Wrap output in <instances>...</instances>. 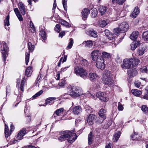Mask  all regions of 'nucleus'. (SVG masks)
Masks as SVG:
<instances>
[{
  "mask_svg": "<svg viewBox=\"0 0 148 148\" xmlns=\"http://www.w3.org/2000/svg\"><path fill=\"white\" fill-rule=\"evenodd\" d=\"M77 138V136L75 133L71 131L66 130L60 133L58 140L61 142L68 138V140L69 142L72 143L75 141Z\"/></svg>",
  "mask_w": 148,
  "mask_h": 148,
  "instance_id": "nucleus-1",
  "label": "nucleus"
},
{
  "mask_svg": "<svg viewBox=\"0 0 148 148\" xmlns=\"http://www.w3.org/2000/svg\"><path fill=\"white\" fill-rule=\"evenodd\" d=\"M68 88L71 89L72 91L70 92L69 95L73 97H79L82 95H84V94L82 93L81 88L79 87L70 85Z\"/></svg>",
  "mask_w": 148,
  "mask_h": 148,
  "instance_id": "nucleus-2",
  "label": "nucleus"
},
{
  "mask_svg": "<svg viewBox=\"0 0 148 148\" xmlns=\"http://www.w3.org/2000/svg\"><path fill=\"white\" fill-rule=\"evenodd\" d=\"M75 73L77 75H79L84 79L87 77L88 73L85 69L81 67H76L74 70Z\"/></svg>",
  "mask_w": 148,
  "mask_h": 148,
  "instance_id": "nucleus-3",
  "label": "nucleus"
},
{
  "mask_svg": "<svg viewBox=\"0 0 148 148\" xmlns=\"http://www.w3.org/2000/svg\"><path fill=\"white\" fill-rule=\"evenodd\" d=\"M26 133V130L25 128H23L20 130L18 132L17 135L16 136L17 140H14L10 142V144H14L16 142H18V140H22L23 138V136Z\"/></svg>",
  "mask_w": 148,
  "mask_h": 148,
  "instance_id": "nucleus-4",
  "label": "nucleus"
},
{
  "mask_svg": "<svg viewBox=\"0 0 148 148\" xmlns=\"http://www.w3.org/2000/svg\"><path fill=\"white\" fill-rule=\"evenodd\" d=\"M96 60V65L98 68L101 70L104 69L105 67V65L104 64V60L101 56L97 58Z\"/></svg>",
  "mask_w": 148,
  "mask_h": 148,
  "instance_id": "nucleus-5",
  "label": "nucleus"
},
{
  "mask_svg": "<svg viewBox=\"0 0 148 148\" xmlns=\"http://www.w3.org/2000/svg\"><path fill=\"white\" fill-rule=\"evenodd\" d=\"M18 7L22 14L24 16L26 14L27 17H28V13L25 9V5L21 2H20L18 4Z\"/></svg>",
  "mask_w": 148,
  "mask_h": 148,
  "instance_id": "nucleus-6",
  "label": "nucleus"
},
{
  "mask_svg": "<svg viewBox=\"0 0 148 148\" xmlns=\"http://www.w3.org/2000/svg\"><path fill=\"white\" fill-rule=\"evenodd\" d=\"M96 96L102 101H106L108 100L106 93L104 92H99L96 93Z\"/></svg>",
  "mask_w": 148,
  "mask_h": 148,
  "instance_id": "nucleus-7",
  "label": "nucleus"
},
{
  "mask_svg": "<svg viewBox=\"0 0 148 148\" xmlns=\"http://www.w3.org/2000/svg\"><path fill=\"white\" fill-rule=\"evenodd\" d=\"M123 64L121 65V67L123 69H129L132 67V65L131 63L130 59H125L123 60Z\"/></svg>",
  "mask_w": 148,
  "mask_h": 148,
  "instance_id": "nucleus-8",
  "label": "nucleus"
},
{
  "mask_svg": "<svg viewBox=\"0 0 148 148\" xmlns=\"http://www.w3.org/2000/svg\"><path fill=\"white\" fill-rule=\"evenodd\" d=\"M3 49L2 50V57L3 58V61H5V59L7 57V52L8 49L7 45L5 44V42H3Z\"/></svg>",
  "mask_w": 148,
  "mask_h": 148,
  "instance_id": "nucleus-9",
  "label": "nucleus"
},
{
  "mask_svg": "<svg viewBox=\"0 0 148 148\" xmlns=\"http://www.w3.org/2000/svg\"><path fill=\"white\" fill-rule=\"evenodd\" d=\"M101 52L100 51L97 50H94L91 53V56L92 60L94 61H95L101 55Z\"/></svg>",
  "mask_w": 148,
  "mask_h": 148,
  "instance_id": "nucleus-10",
  "label": "nucleus"
},
{
  "mask_svg": "<svg viewBox=\"0 0 148 148\" xmlns=\"http://www.w3.org/2000/svg\"><path fill=\"white\" fill-rule=\"evenodd\" d=\"M102 81L105 85L108 86L112 87L114 85V81L111 77L102 80Z\"/></svg>",
  "mask_w": 148,
  "mask_h": 148,
  "instance_id": "nucleus-11",
  "label": "nucleus"
},
{
  "mask_svg": "<svg viewBox=\"0 0 148 148\" xmlns=\"http://www.w3.org/2000/svg\"><path fill=\"white\" fill-rule=\"evenodd\" d=\"M119 27L121 29L122 33H123L127 31L129 29V26L127 23L124 22L119 25Z\"/></svg>",
  "mask_w": 148,
  "mask_h": 148,
  "instance_id": "nucleus-12",
  "label": "nucleus"
},
{
  "mask_svg": "<svg viewBox=\"0 0 148 148\" xmlns=\"http://www.w3.org/2000/svg\"><path fill=\"white\" fill-rule=\"evenodd\" d=\"M88 77L89 79L91 82H96L99 78L98 75L94 73H90Z\"/></svg>",
  "mask_w": 148,
  "mask_h": 148,
  "instance_id": "nucleus-13",
  "label": "nucleus"
},
{
  "mask_svg": "<svg viewBox=\"0 0 148 148\" xmlns=\"http://www.w3.org/2000/svg\"><path fill=\"white\" fill-rule=\"evenodd\" d=\"M96 116L93 114H89L87 119V123L89 125H91L93 124L94 121L96 119Z\"/></svg>",
  "mask_w": 148,
  "mask_h": 148,
  "instance_id": "nucleus-14",
  "label": "nucleus"
},
{
  "mask_svg": "<svg viewBox=\"0 0 148 148\" xmlns=\"http://www.w3.org/2000/svg\"><path fill=\"white\" fill-rule=\"evenodd\" d=\"M111 75L110 71L108 70H105L103 72L102 76V80L107 79L109 77H111Z\"/></svg>",
  "mask_w": 148,
  "mask_h": 148,
  "instance_id": "nucleus-15",
  "label": "nucleus"
},
{
  "mask_svg": "<svg viewBox=\"0 0 148 148\" xmlns=\"http://www.w3.org/2000/svg\"><path fill=\"white\" fill-rule=\"evenodd\" d=\"M86 33L88 35L94 38H96L97 36V32L93 29L88 30Z\"/></svg>",
  "mask_w": 148,
  "mask_h": 148,
  "instance_id": "nucleus-16",
  "label": "nucleus"
},
{
  "mask_svg": "<svg viewBox=\"0 0 148 148\" xmlns=\"http://www.w3.org/2000/svg\"><path fill=\"white\" fill-rule=\"evenodd\" d=\"M128 75L130 77H132L136 76L137 74V70L136 69L127 71Z\"/></svg>",
  "mask_w": 148,
  "mask_h": 148,
  "instance_id": "nucleus-17",
  "label": "nucleus"
},
{
  "mask_svg": "<svg viewBox=\"0 0 148 148\" xmlns=\"http://www.w3.org/2000/svg\"><path fill=\"white\" fill-rule=\"evenodd\" d=\"M82 18L84 20L87 18L90 13V11L87 9L85 8L82 12Z\"/></svg>",
  "mask_w": 148,
  "mask_h": 148,
  "instance_id": "nucleus-18",
  "label": "nucleus"
},
{
  "mask_svg": "<svg viewBox=\"0 0 148 148\" xmlns=\"http://www.w3.org/2000/svg\"><path fill=\"white\" fill-rule=\"evenodd\" d=\"M139 42L138 41H133L130 45L131 49L132 50H134L139 45Z\"/></svg>",
  "mask_w": 148,
  "mask_h": 148,
  "instance_id": "nucleus-19",
  "label": "nucleus"
},
{
  "mask_svg": "<svg viewBox=\"0 0 148 148\" xmlns=\"http://www.w3.org/2000/svg\"><path fill=\"white\" fill-rule=\"evenodd\" d=\"M82 111V109L80 106H77L75 107L73 109V112L76 114H78L81 113Z\"/></svg>",
  "mask_w": 148,
  "mask_h": 148,
  "instance_id": "nucleus-20",
  "label": "nucleus"
},
{
  "mask_svg": "<svg viewBox=\"0 0 148 148\" xmlns=\"http://www.w3.org/2000/svg\"><path fill=\"white\" fill-rule=\"evenodd\" d=\"M109 22L108 20H106L103 21H100L98 22V25L101 27H105Z\"/></svg>",
  "mask_w": 148,
  "mask_h": 148,
  "instance_id": "nucleus-21",
  "label": "nucleus"
},
{
  "mask_svg": "<svg viewBox=\"0 0 148 148\" xmlns=\"http://www.w3.org/2000/svg\"><path fill=\"white\" fill-rule=\"evenodd\" d=\"M147 49L146 46L140 47L139 48L137 53L139 56L143 55Z\"/></svg>",
  "mask_w": 148,
  "mask_h": 148,
  "instance_id": "nucleus-22",
  "label": "nucleus"
},
{
  "mask_svg": "<svg viewBox=\"0 0 148 148\" xmlns=\"http://www.w3.org/2000/svg\"><path fill=\"white\" fill-rule=\"evenodd\" d=\"M139 10L137 7H135L131 16L133 18H135L139 13Z\"/></svg>",
  "mask_w": 148,
  "mask_h": 148,
  "instance_id": "nucleus-23",
  "label": "nucleus"
},
{
  "mask_svg": "<svg viewBox=\"0 0 148 148\" xmlns=\"http://www.w3.org/2000/svg\"><path fill=\"white\" fill-rule=\"evenodd\" d=\"M106 111L103 109H101L99 111L98 114L103 119V120L106 119Z\"/></svg>",
  "mask_w": 148,
  "mask_h": 148,
  "instance_id": "nucleus-24",
  "label": "nucleus"
},
{
  "mask_svg": "<svg viewBox=\"0 0 148 148\" xmlns=\"http://www.w3.org/2000/svg\"><path fill=\"white\" fill-rule=\"evenodd\" d=\"M32 72V67L29 66L26 69L25 71V74L27 77H29L31 76Z\"/></svg>",
  "mask_w": 148,
  "mask_h": 148,
  "instance_id": "nucleus-25",
  "label": "nucleus"
},
{
  "mask_svg": "<svg viewBox=\"0 0 148 148\" xmlns=\"http://www.w3.org/2000/svg\"><path fill=\"white\" fill-rule=\"evenodd\" d=\"M130 59L131 63L132 65V67L137 65L140 62L139 60L137 59L131 58Z\"/></svg>",
  "mask_w": 148,
  "mask_h": 148,
  "instance_id": "nucleus-26",
  "label": "nucleus"
},
{
  "mask_svg": "<svg viewBox=\"0 0 148 148\" xmlns=\"http://www.w3.org/2000/svg\"><path fill=\"white\" fill-rule=\"evenodd\" d=\"M57 98L55 97H50L47 98L46 100L45 103L46 104H51L53 103L54 101V100H56L57 99Z\"/></svg>",
  "mask_w": 148,
  "mask_h": 148,
  "instance_id": "nucleus-27",
  "label": "nucleus"
},
{
  "mask_svg": "<svg viewBox=\"0 0 148 148\" xmlns=\"http://www.w3.org/2000/svg\"><path fill=\"white\" fill-rule=\"evenodd\" d=\"M138 36V32L136 31L133 32L131 35L130 37L132 40H134L137 39Z\"/></svg>",
  "mask_w": 148,
  "mask_h": 148,
  "instance_id": "nucleus-28",
  "label": "nucleus"
},
{
  "mask_svg": "<svg viewBox=\"0 0 148 148\" xmlns=\"http://www.w3.org/2000/svg\"><path fill=\"white\" fill-rule=\"evenodd\" d=\"M107 8L105 6H100L99 7V11L101 15H103L106 12Z\"/></svg>",
  "mask_w": 148,
  "mask_h": 148,
  "instance_id": "nucleus-29",
  "label": "nucleus"
},
{
  "mask_svg": "<svg viewBox=\"0 0 148 148\" xmlns=\"http://www.w3.org/2000/svg\"><path fill=\"white\" fill-rule=\"evenodd\" d=\"M10 131H9V129L8 126L6 124L5 125V137L6 138H8L9 136L11 134Z\"/></svg>",
  "mask_w": 148,
  "mask_h": 148,
  "instance_id": "nucleus-30",
  "label": "nucleus"
},
{
  "mask_svg": "<svg viewBox=\"0 0 148 148\" xmlns=\"http://www.w3.org/2000/svg\"><path fill=\"white\" fill-rule=\"evenodd\" d=\"M131 92L133 95L136 96H138L141 94V92L137 89H132Z\"/></svg>",
  "mask_w": 148,
  "mask_h": 148,
  "instance_id": "nucleus-31",
  "label": "nucleus"
},
{
  "mask_svg": "<svg viewBox=\"0 0 148 148\" xmlns=\"http://www.w3.org/2000/svg\"><path fill=\"white\" fill-rule=\"evenodd\" d=\"M121 133L119 131L117 133L114 134L113 138V141L117 142L120 137Z\"/></svg>",
  "mask_w": 148,
  "mask_h": 148,
  "instance_id": "nucleus-32",
  "label": "nucleus"
},
{
  "mask_svg": "<svg viewBox=\"0 0 148 148\" xmlns=\"http://www.w3.org/2000/svg\"><path fill=\"white\" fill-rule=\"evenodd\" d=\"M80 64L82 66H87L89 64L88 61L84 59L81 60Z\"/></svg>",
  "mask_w": 148,
  "mask_h": 148,
  "instance_id": "nucleus-33",
  "label": "nucleus"
},
{
  "mask_svg": "<svg viewBox=\"0 0 148 148\" xmlns=\"http://www.w3.org/2000/svg\"><path fill=\"white\" fill-rule=\"evenodd\" d=\"M9 15L8 16L6 17L5 20L4 21V26L5 28L6 29H7V27H8L9 25Z\"/></svg>",
  "mask_w": 148,
  "mask_h": 148,
  "instance_id": "nucleus-34",
  "label": "nucleus"
},
{
  "mask_svg": "<svg viewBox=\"0 0 148 148\" xmlns=\"http://www.w3.org/2000/svg\"><path fill=\"white\" fill-rule=\"evenodd\" d=\"M83 43L85 45V46L88 47H90L92 45V43L91 40H88L84 42Z\"/></svg>",
  "mask_w": 148,
  "mask_h": 148,
  "instance_id": "nucleus-35",
  "label": "nucleus"
},
{
  "mask_svg": "<svg viewBox=\"0 0 148 148\" xmlns=\"http://www.w3.org/2000/svg\"><path fill=\"white\" fill-rule=\"evenodd\" d=\"M64 109L63 108H60L57 110L55 112L54 114H56L57 116H60L62 114Z\"/></svg>",
  "mask_w": 148,
  "mask_h": 148,
  "instance_id": "nucleus-36",
  "label": "nucleus"
},
{
  "mask_svg": "<svg viewBox=\"0 0 148 148\" xmlns=\"http://www.w3.org/2000/svg\"><path fill=\"white\" fill-rule=\"evenodd\" d=\"M60 23L62 25H63L65 26L66 27H71V25L68 22L65 21L63 20H60Z\"/></svg>",
  "mask_w": 148,
  "mask_h": 148,
  "instance_id": "nucleus-37",
  "label": "nucleus"
},
{
  "mask_svg": "<svg viewBox=\"0 0 148 148\" xmlns=\"http://www.w3.org/2000/svg\"><path fill=\"white\" fill-rule=\"evenodd\" d=\"M93 138V136L92 135V132H90L89 134L88 137V143L89 145L91 144Z\"/></svg>",
  "mask_w": 148,
  "mask_h": 148,
  "instance_id": "nucleus-38",
  "label": "nucleus"
},
{
  "mask_svg": "<svg viewBox=\"0 0 148 148\" xmlns=\"http://www.w3.org/2000/svg\"><path fill=\"white\" fill-rule=\"evenodd\" d=\"M98 13L97 10L96 8H93L91 11L92 16L93 17H95Z\"/></svg>",
  "mask_w": 148,
  "mask_h": 148,
  "instance_id": "nucleus-39",
  "label": "nucleus"
},
{
  "mask_svg": "<svg viewBox=\"0 0 148 148\" xmlns=\"http://www.w3.org/2000/svg\"><path fill=\"white\" fill-rule=\"evenodd\" d=\"M69 40V42L66 47V48L68 49H70L71 48L73 44V41L72 38H70Z\"/></svg>",
  "mask_w": 148,
  "mask_h": 148,
  "instance_id": "nucleus-40",
  "label": "nucleus"
},
{
  "mask_svg": "<svg viewBox=\"0 0 148 148\" xmlns=\"http://www.w3.org/2000/svg\"><path fill=\"white\" fill-rule=\"evenodd\" d=\"M143 38L148 41V31L144 32L142 35Z\"/></svg>",
  "mask_w": 148,
  "mask_h": 148,
  "instance_id": "nucleus-41",
  "label": "nucleus"
},
{
  "mask_svg": "<svg viewBox=\"0 0 148 148\" xmlns=\"http://www.w3.org/2000/svg\"><path fill=\"white\" fill-rule=\"evenodd\" d=\"M66 84V81L65 79H61L60 82L58 83V85L60 87H62L64 86Z\"/></svg>",
  "mask_w": 148,
  "mask_h": 148,
  "instance_id": "nucleus-42",
  "label": "nucleus"
},
{
  "mask_svg": "<svg viewBox=\"0 0 148 148\" xmlns=\"http://www.w3.org/2000/svg\"><path fill=\"white\" fill-rule=\"evenodd\" d=\"M40 34L41 36V37L43 40H45V39L46 38V35L44 31L43 30H41Z\"/></svg>",
  "mask_w": 148,
  "mask_h": 148,
  "instance_id": "nucleus-43",
  "label": "nucleus"
},
{
  "mask_svg": "<svg viewBox=\"0 0 148 148\" xmlns=\"http://www.w3.org/2000/svg\"><path fill=\"white\" fill-rule=\"evenodd\" d=\"M113 3L116 2L119 5H122L126 0H112Z\"/></svg>",
  "mask_w": 148,
  "mask_h": 148,
  "instance_id": "nucleus-44",
  "label": "nucleus"
},
{
  "mask_svg": "<svg viewBox=\"0 0 148 148\" xmlns=\"http://www.w3.org/2000/svg\"><path fill=\"white\" fill-rule=\"evenodd\" d=\"M113 32L114 34L116 35H117L120 32L122 33L121 30L120 29L119 27L118 28H116L114 29Z\"/></svg>",
  "mask_w": 148,
  "mask_h": 148,
  "instance_id": "nucleus-45",
  "label": "nucleus"
},
{
  "mask_svg": "<svg viewBox=\"0 0 148 148\" xmlns=\"http://www.w3.org/2000/svg\"><path fill=\"white\" fill-rule=\"evenodd\" d=\"M28 48L29 51H32L34 48V46L32 45L31 42H29L28 44Z\"/></svg>",
  "mask_w": 148,
  "mask_h": 148,
  "instance_id": "nucleus-46",
  "label": "nucleus"
},
{
  "mask_svg": "<svg viewBox=\"0 0 148 148\" xmlns=\"http://www.w3.org/2000/svg\"><path fill=\"white\" fill-rule=\"evenodd\" d=\"M102 58L104 57L106 58H108L110 56V54L109 53L106 52H103L102 53Z\"/></svg>",
  "mask_w": 148,
  "mask_h": 148,
  "instance_id": "nucleus-47",
  "label": "nucleus"
},
{
  "mask_svg": "<svg viewBox=\"0 0 148 148\" xmlns=\"http://www.w3.org/2000/svg\"><path fill=\"white\" fill-rule=\"evenodd\" d=\"M25 63L27 65L29 60V53H26L25 54Z\"/></svg>",
  "mask_w": 148,
  "mask_h": 148,
  "instance_id": "nucleus-48",
  "label": "nucleus"
},
{
  "mask_svg": "<svg viewBox=\"0 0 148 148\" xmlns=\"http://www.w3.org/2000/svg\"><path fill=\"white\" fill-rule=\"evenodd\" d=\"M140 71L142 73H147L148 70L147 67L146 66H145L143 67L142 68H140Z\"/></svg>",
  "mask_w": 148,
  "mask_h": 148,
  "instance_id": "nucleus-49",
  "label": "nucleus"
},
{
  "mask_svg": "<svg viewBox=\"0 0 148 148\" xmlns=\"http://www.w3.org/2000/svg\"><path fill=\"white\" fill-rule=\"evenodd\" d=\"M141 110L143 112H145L148 110V108L147 107L146 105H143L141 107Z\"/></svg>",
  "mask_w": 148,
  "mask_h": 148,
  "instance_id": "nucleus-50",
  "label": "nucleus"
},
{
  "mask_svg": "<svg viewBox=\"0 0 148 148\" xmlns=\"http://www.w3.org/2000/svg\"><path fill=\"white\" fill-rule=\"evenodd\" d=\"M55 31L58 32H59L61 30V28H60V25L59 24H57L55 28Z\"/></svg>",
  "mask_w": 148,
  "mask_h": 148,
  "instance_id": "nucleus-51",
  "label": "nucleus"
},
{
  "mask_svg": "<svg viewBox=\"0 0 148 148\" xmlns=\"http://www.w3.org/2000/svg\"><path fill=\"white\" fill-rule=\"evenodd\" d=\"M42 92L43 91L42 90L40 91L33 96V98L35 99L38 96H39L42 93Z\"/></svg>",
  "mask_w": 148,
  "mask_h": 148,
  "instance_id": "nucleus-52",
  "label": "nucleus"
},
{
  "mask_svg": "<svg viewBox=\"0 0 148 148\" xmlns=\"http://www.w3.org/2000/svg\"><path fill=\"white\" fill-rule=\"evenodd\" d=\"M138 134L134 132V134L132 135L131 136V137L133 138V139L134 140H138Z\"/></svg>",
  "mask_w": 148,
  "mask_h": 148,
  "instance_id": "nucleus-53",
  "label": "nucleus"
},
{
  "mask_svg": "<svg viewBox=\"0 0 148 148\" xmlns=\"http://www.w3.org/2000/svg\"><path fill=\"white\" fill-rule=\"evenodd\" d=\"M24 79L25 78H24L21 82V84L20 89L22 91H24Z\"/></svg>",
  "mask_w": 148,
  "mask_h": 148,
  "instance_id": "nucleus-54",
  "label": "nucleus"
},
{
  "mask_svg": "<svg viewBox=\"0 0 148 148\" xmlns=\"http://www.w3.org/2000/svg\"><path fill=\"white\" fill-rule=\"evenodd\" d=\"M118 109L119 110L122 111L123 109V106L120 102L118 103Z\"/></svg>",
  "mask_w": 148,
  "mask_h": 148,
  "instance_id": "nucleus-55",
  "label": "nucleus"
},
{
  "mask_svg": "<svg viewBox=\"0 0 148 148\" xmlns=\"http://www.w3.org/2000/svg\"><path fill=\"white\" fill-rule=\"evenodd\" d=\"M16 15L17 16V17L18 19H19V20L20 21H23V18L22 16L21 15V14L20 13Z\"/></svg>",
  "mask_w": 148,
  "mask_h": 148,
  "instance_id": "nucleus-56",
  "label": "nucleus"
},
{
  "mask_svg": "<svg viewBox=\"0 0 148 148\" xmlns=\"http://www.w3.org/2000/svg\"><path fill=\"white\" fill-rule=\"evenodd\" d=\"M14 10L16 15L20 13L19 11L17 8H14Z\"/></svg>",
  "mask_w": 148,
  "mask_h": 148,
  "instance_id": "nucleus-57",
  "label": "nucleus"
},
{
  "mask_svg": "<svg viewBox=\"0 0 148 148\" xmlns=\"http://www.w3.org/2000/svg\"><path fill=\"white\" fill-rule=\"evenodd\" d=\"M134 84L136 87L139 88L140 85V83L139 82H134Z\"/></svg>",
  "mask_w": 148,
  "mask_h": 148,
  "instance_id": "nucleus-58",
  "label": "nucleus"
},
{
  "mask_svg": "<svg viewBox=\"0 0 148 148\" xmlns=\"http://www.w3.org/2000/svg\"><path fill=\"white\" fill-rule=\"evenodd\" d=\"M143 98L145 99L148 100V92L144 95Z\"/></svg>",
  "mask_w": 148,
  "mask_h": 148,
  "instance_id": "nucleus-59",
  "label": "nucleus"
},
{
  "mask_svg": "<svg viewBox=\"0 0 148 148\" xmlns=\"http://www.w3.org/2000/svg\"><path fill=\"white\" fill-rule=\"evenodd\" d=\"M30 27L31 28H32L33 30L34 31L35 30V28L33 23L31 21H30Z\"/></svg>",
  "mask_w": 148,
  "mask_h": 148,
  "instance_id": "nucleus-60",
  "label": "nucleus"
},
{
  "mask_svg": "<svg viewBox=\"0 0 148 148\" xmlns=\"http://www.w3.org/2000/svg\"><path fill=\"white\" fill-rule=\"evenodd\" d=\"M15 128L14 125L12 124H11L10 125V131L11 133L14 131Z\"/></svg>",
  "mask_w": 148,
  "mask_h": 148,
  "instance_id": "nucleus-61",
  "label": "nucleus"
},
{
  "mask_svg": "<svg viewBox=\"0 0 148 148\" xmlns=\"http://www.w3.org/2000/svg\"><path fill=\"white\" fill-rule=\"evenodd\" d=\"M65 34V32L63 31L60 32L59 34V37H62L64 36V35Z\"/></svg>",
  "mask_w": 148,
  "mask_h": 148,
  "instance_id": "nucleus-62",
  "label": "nucleus"
},
{
  "mask_svg": "<svg viewBox=\"0 0 148 148\" xmlns=\"http://www.w3.org/2000/svg\"><path fill=\"white\" fill-rule=\"evenodd\" d=\"M60 72H58V73L56 75V78L57 80H58L60 79Z\"/></svg>",
  "mask_w": 148,
  "mask_h": 148,
  "instance_id": "nucleus-63",
  "label": "nucleus"
},
{
  "mask_svg": "<svg viewBox=\"0 0 148 148\" xmlns=\"http://www.w3.org/2000/svg\"><path fill=\"white\" fill-rule=\"evenodd\" d=\"M63 7L65 10H67V3H62Z\"/></svg>",
  "mask_w": 148,
  "mask_h": 148,
  "instance_id": "nucleus-64",
  "label": "nucleus"
}]
</instances>
